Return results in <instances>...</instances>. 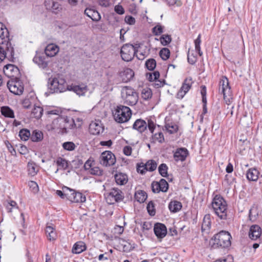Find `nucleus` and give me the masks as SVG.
Returning a JSON list of instances; mask_svg holds the SVG:
<instances>
[{
	"instance_id": "f257e3e1",
	"label": "nucleus",
	"mask_w": 262,
	"mask_h": 262,
	"mask_svg": "<svg viewBox=\"0 0 262 262\" xmlns=\"http://www.w3.org/2000/svg\"><path fill=\"white\" fill-rule=\"evenodd\" d=\"M231 236L230 234L226 231L222 230L215 234L210 242L212 249L221 248L225 249L230 246Z\"/></svg>"
},
{
	"instance_id": "f03ea898",
	"label": "nucleus",
	"mask_w": 262,
	"mask_h": 262,
	"mask_svg": "<svg viewBox=\"0 0 262 262\" xmlns=\"http://www.w3.org/2000/svg\"><path fill=\"white\" fill-rule=\"evenodd\" d=\"M10 40L8 29L3 23L0 22V45L5 46L8 53H10L9 55L10 61L14 62L16 59L14 49Z\"/></svg>"
},
{
	"instance_id": "7ed1b4c3",
	"label": "nucleus",
	"mask_w": 262,
	"mask_h": 262,
	"mask_svg": "<svg viewBox=\"0 0 262 262\" xmlns=\"http://www.w3.org/2000/svg\"><path fill=\"white\" fill-rule=\"evenodd\" d=\"M212 208L216 215L221 220H226L227 216V205L224 198L220 195H216L212 202Z\"/></svg>"
},
{
	"instance_id": "20e7f679",
	"label": "nucleus",
	"mask_w": 262,
	"mask_h": 262,
	"mask_svg": "<svg viewBox=\"0 0 262 262\" xmlns=\"http://www.w3.org/2000/svg\"><path fill=\"white\" fill-rule=\"evenodd\" d=\"M48 88L49 93H62L68 90L66 80L59 77L49 78Z\"/></svg>"
},
{
	"instance_id": "39448f33",
	"label": "nucleus",
	"mask_w": 262,
	"mask_h": 262,
	"mask_svg": "<svg viewBox=\"0 0 262 262\" xmlns=\"http://www.w3.org/2000/svg\"><path fill=\"white\" fill-rule=\"evenodd\" d=\"M132 115L130 109L125 106L119 105L113 113L114 118L115 121L118 123H122L127 122Z\"/></svg>"
},
{
	"instance_id": "423d86ee",
	"label": "nucleus",
	"mask_w": 262,
	"mask_h": 262,
	"mask_svg": "<svg viewBox=\"0 0 262 262\" xmlns=\"http://www.w3.org/2000/svg\"><path fill=\"white\" fill-rule=\"evenodd\" d=\"M121 95L124 103L129 105H134L138 100V94L133 88L124 87L121 91Z\"/></svg>"
},
{
	"instance_id": "0eeeda50",
	"label": "nucleus",
	"mask_w": 262,
	"mask_h": 262,
	"mask_svg": "<svg viewBox=\"0 0 262 262\" xmlns=\"http://www.w3.org/2000/svg\"><path fill=\"white\" fill-rule=\"evenodd\" d=\"M219 91L223 94L224 99L227 105H229L232 100L231 91L229 85L228 79L226 77H223L220 81Z\"/></svg>"
},
{
	"instance_id": "6e6552de",
	"label": "nucleus",
	"mask_w": 262,
	"mask_h": 262,
	"mask_svg": "<svg viewBox=\"0 0 262 262\" xmlns=\"http://www.w3.org/2000/svg\"><path fill=\"white\" fill-rule=\"evenodd\" d=\"M136 53V49L133 45L125 44L123 45L120 51L121 56L124 61H131Z\"/></svg>"
},
{
	"instance_id": "1a4fd4ad",
	"label": "nucleus",
	"mask_w": 262,
	"mask_h": 262,
	"mask_svg": "<svg viewBox=\"0 0 262 262\" xmlns=\"http://www.w3.org/2000/svg\"><path fill=\"white\" fill-rule=\"evenodd\" d=\"M124 198L122 191L118 188H113L106 196V201L108 204L122 201Z\"/></svg>"
},
{
	"instance_id": "9d476101",
	"label": "nucleus",
	"mask_w": 262,
	"mask_h": 262,
	"mask_svg": "<svg viewBox=\"0 0 262 262\" xmlns=\"http://www.w3.org/2000/svg\"><path fill=\"white\" fill-rule=\"evenodd\" d=\"M67 199L72 202L82 203L86 201V198L81 193L76 192L74 189L69 188L67 190Z\"/></svg>"
},
{
	"instance_id": "9b49d317",
	"label": "nucleus",
	"mask_w": 262,
	"mask_h": 262,
	"mask_svg": "<svg viewBox=\"0 0 262 262\" xmlns=\"http://www.w3.org/2000/svg\"><path fill=\"white\" fill-rule=\"evenodd\" d=\"M101 164L105 166L113 165L116 162L115 155L110 151L103 152L100 157Z\"/></svg>"
},
{
	"instance_id": "f8f14e48",
	"label": "nucleus",
	"mask_w": 262,
	"mask_h": 262,
	"mask_svg": "<svg viewBox=\"0 0 262 262\" xmlns=\"http://www.w3.org/2000/svg\"><path fill=\"white\" fill-rule=\"evenodd\" d=\"M192 83L193 81L191 77L186 78L184 80L182 86L177 93V97L180 99H182L190 89Z\"/></svg>"
},
{
	"instance_id": "ddd939ff",
	"label": "nucleus",
	"mask_w": 262,
	"mask_h": 262,
	"mask_svg": "<svg viewBox=\"0 0 262 262\" xmlns=\"http://www.w3.org/2000/svg\"><path fill=\"white\" fill-rule=\"evenodd\" d=\"M7 86L9 91L15 95H21L24 91V86L18 81H9Z\"/></svg>"
},
{
	"instance_id": "4468645a",
	"label": "nucleus",
	"mask_w": 262,
	"mask_h": 262,
	"mask_svg": "<svg viewBox=\"0 0 262 262\" xmlns=\"http://www.w3.org/2000/svg\"><path fill=\"white\" fill-rule=\"evenodd\" d=\"M4 72L8 77L18 78L20 75V72L18 68L12 64H8L4 67Z\"/></svg>"
},
{
	"instance_id": "2eb2a0df",
	"label": "nucleus",
	"mask_w": 262,
	"mask_h": 262,
	"mask_svg": "<svg viewBox=\"0 0 262 262\" xmlns=\"http://www.w3.org/2000/svg\"><path fill=\"white\" fill-rule=\"evenodd\" d=\"M68 90L75 92L79 96H84L89 89L86 84L81 83L79 85L72 84L68 86Z\"/></svg>"
},
{
	"instance_id": "dca6fc26",
	"label": "nucleus",
	"mask_w": 262,
	"mask_h": 262,
	"mask_svg": "<svg viewBox=\"0 0 262 262\" xmlns=\"http://www.w3.org/2000/svg\"><path fill=\"white\" fill-rule=\"evenodd\" d=\"M103 130L104 126L99 120L92 121L89 125V132L91 134L99 135L102 133Z\"/></svg>"
},
{
	"instance_id": "f3484780",
	"label": "nucleus",
	"mask_w": 262,
	"mask_h": 262,
	"mask_svg": "<svg viewBox=\"0 0 262 262\" xmlns=\"http://www.w3.org/2000/svg\"><path fill=\"white\" fill-rule=\"evenodd\" d=\"M154 230L158 238H163L167 232L166 226L161 223H156L154 226Z\"/></svg>"
},
{
	"instance_id": "a211bd4d",
	"label": "nucleus",
	"mask_w": 262,
	"mask_h": 262,
	"mask_svg": "<svg viewBox=\"0 0 262 262\" xmlns=\"http://www.w3.org/2000/svg\"><path fill=\"white\" fill-rule=\"evenodd\" d=\"M33 60L40 68L42 69L47 68L48 66V62L46 60V57L43 54H36Z\"/></svg>"
},
{
	"instance_id": "6ab92c4d",
	"label": "nucleus",
	"mask_w": 262,
	"mask_h": 262,
	"mask_svg": "<svg viewBox=\"0 0 262 262\" xmlns=\"http://www.w3.org/2000/svg\"><path fill=\"white\" fill-rule=\"evenodd\" d=\"M261 235V229L257 225L251 226L249 232V236L252 240H256Z\"/></svg>"
},
{
	"instance_id": "aec40b11",
	"label": "nucleus",
	"mask_w": 262,
	"mask_h": 262,
	"mask_svg": "<svg viewBox=\"0 0 262 262\" xmlns=\"http://www.w3.org/2000/svg\"><path fill=\"white\" fill-rule=\"evenodd\" d=\"M188 155V151L185 148H180L177 149L174 154V159L176 161H184Z\"/></svg>"
},
{
	"instance_id": "412c9836",
	"label": "nucleus",
	"mask_w": 262,
	"mask_h": 262,
	"mask_svg": "<svg viewBox=\"0 0 262 262\" xmlns=\"http://www.w3.org/2000/svg\"><path fill=\"white\" fill-rule=\"evenodd\" d=\"M59 50L58 46L54 43H50L46 47L45 52L47 56L53 57L58 53Z\"/></svg>"
},
{
	"instance_id": "4be33fe9",
	"label": "nucleus",
	"mask_w": 262,
	"mask_h": 262,
	"mask_svg": "<svg viewBox=\"0 0 262 262\" xmlns=\"http://www.w3.org/2000/svg\"><path fill=\"white\" fill-rule=\"evenodd\" d=\"M133 128L141 133L146 129L147 123L143 120L137 119L133 124Z\"/></svg>"
},
{
	"instance_id": "5701e85b",
	"label": "nucleus",
	"mask_w": 262,
	"mask_h": 262,
	"mask_svg": "<svg viewBox=\"0 0 262 262\" xmlns=\"http://www.w3.org/2000/svg\"><path fill=\"white\" fill-rule=\"evenodd\" d=\"M211 227V220L209 214L204 216L202 224V231L205 233H208Z\"/></svg>"
},
{
	"instance_id": "b1692460",
	"label": "nucleus",
	"mask_w": 262,
	"mask_h": 262,
	"mask_svg": "<svg viewBox=\"0 0 262 262\" xmlns=\"http://www.w3.org/2000/svg\"><path fill=\"white\" fill-rule=\"evenodd\" d=\"M86 249L85 244L82 241L76 243L72 248V251L75 254H80Z\"/></svg>"
},
{
	"instance_id": "393cba45",
	"label": "nucleus",
	"mask_w": 262,
	"mask_h": 262,
	"mask_svg": "<svg viewBox=\"0 0 262 262\" xmlns=\"http://www.w3.org/2000/svg\"><path fill=\"white\" fill-rule=\"evenodd\" d=\"M134 76V71L129 68L125 69L123 72L121 73V77H122V80L124 82H127L130 81Z\"/></svg>"
},
{
	"instance_id": "a878e982",
	"label": "nucleus",
	"mask_w": 262,
	"mask_h": 262,
	"mask_svg": "<svg viewBox=\"0 0 262 262\" xmlns=\"http://www.w3.org/2000/svg\"><path fill=\"white\" fill-rule=\"evenodd\" d=\"M259 174L257 169L252 168L249 169L246 173L247 178L249 181H256Z\"/></svg>"
},
{
	"instance_id": "bb28decb",
	"label": "nucleus",
	"mask_w": 262,
	"mask_h": 262,
	"mask_svg": "<svg viewBox=\"0 0 262 262\" xmlns=\"http://www.w3.org/2000/svg\"><path fill=\"white\" fill-rule=\"evenodd\" d=\"M115 179L117 184L123 185L128 181L127 176L123 173H118L115 175Z\"/></svg>"
},
{
	"instance_id": "cd10ccee",
	"label": "nucleus",
	"mask_w": 262,
	"mask_h": 262,
	"mask_svg": "<svg viewBox=\"0 0 262 262\" xmlns=\"http://www.w3.org/2000/svg\"><path fill=\"white\" fill-rule=\"evenodd\" d=\"M65 119L66 120L64 125L65 130H62V134H67L70 129L76 127V124L73 119L66 117Z\"/></svg>"
},
{
	"instance_id": "c85d7f7f",
	"label": "nucleus",
	"mask_w": 262,
	"mask_h": 262,
	"mask_svg": "<svg viewBox=\"0 0 262 262\" xmlns=\"http://www.w3.org/2000/svg\"><path fill=\"white\" fill-rule=\"evenodd\" d=\"M1 112L5 117L14 118L15 117L13 111L9 106H2L1 108Z\"/></svg>"
},
{
	"instance_id": "c756f323",
	"label": "nucleus",
	"mask_w": 262,
	"mask_h": 262,
	"mask_svg": "<svg viewBox=\"0 0 262 262\" xmlns=\"http://www.w3.org/2000/svg\"><path fill=\"white\" fill-rule=\"evenodd\" d=\"M27 167L28 173L31 176H35L38 171V167L34 162H28Z\"/></svg>"
},
{
	"instance_id": "7c9ffc66",
	"label": "nucleus",
	"mask_w": 262,
	"mask_h": 262,
	"mask_svg": "<svg viewBox=\"0 0 262 262\" xmlns=\"http://www.w3.org/2000/svg\"><path fill=\"white\" fill-rule=\"evenodd\" d=\"M46 233L49 241H52L55 240L56 233L53 227L47 226L46 229Z\"/></svg>"
},
{
	"instance_id": "2f4dec72",
	"label": "nucleus",
	"mask_w": 262,
	"mask_h": 262,
	"mask_svg": "<svg viewBox=\"0 0 262 262\" xmlns=\"http://www.w3.org/2000/svg\"><path fill=\"white\" fill-rule=\"evenodd\" d=\"M182 206L180 202L174 201H171L168 205V208L170 211L177 212L181 210Z\"/></svg>"
},
{
	"instance_id": "473e14b6",
	"label": "nucleus",
	"mask_w": 262,
	"mask_h": 262,
	"mask_svg": "<svg viewBox=\"0 0 262 262\" xmlns=\"http://www.w3.org/2000/svg\"><path fill=\"white\" fill-rule=\"evenodd\" d=\"M151 140L153 142H159L160 143H162L164 142V135L162 132H158L157 133L152 134Z\"/></svg>"
},
{
	"instance_id": "72a5a7b5",
	"label": "nucleus",
	"mask_w": 262,
	"mask_h": 262,
	"mask_svg": "<svg viewBox=\"0 0 262 262\" xmlns=\"http://www.w3.org/2000/svg\"><path fill=\"white\" fill-rule=\"evenodd\" d=\"M36 98L35 96H30L26 97L22 102L23 106L25 108H29L32 105L35 104V101Z\"/></svg>"
},
{
	"instance_id": "f704fd0d",
	"label": "nucleus",
	"mask_w": 262,
	"mask_h": 262,
	"mask_svg": "<svg viewBox=\"0 0 262 262\" xmlns=\"http://www.w3.org/2000/svg\"><path fill=\"white\" fill-rule=\"evenodd\" d=\"M43 139V133L40 130H34L31 134V139L33 142H39Z\"/></svg>"
},
{
	"instance_id": "c9c22d12",
	"label": "nucleus",
	"mask_w": 262,
	"mask_h": 262,
	"mask_svg": "<svg viewBox=\"0 0 262 262\" xmlns=\"http://www.w3.org/2000/svg\"><path fill=\"white\" fill-rule=\"evenodd\" d=\"M65 117H58L56 119H54L53 121V124H55L57 125V123L59 124V132H60L62 134V130H65V123H66Z\"/></svg>"
},
{
	"instance_id": "e433bc0d",
	"label": "nucleus",
	"mask_w": 262,
	"mask_h": 262,
	"mask_svg": "<svg viewBox=\"0 0 262 262\" xmlns=\"http://www.w3.org/2000/svg\"><path fill=\"white\" fill-rule=\"evenodd\" d=\"M43 111V108L41 107L34 104V108L32 111V115L34 118L39 119L42 116Z\"/></svg>"
},
{
	"instance_id": "4c0bfd02",
	"label": "nucleus",
	"mask_w": 262,
	"mask_h": 262,
	"mask_svg": "<svg viewBox=\"0 0 262 262\" xmlns=\"http://www.w3.org/2000/svg\"><path fill=\"white\" fill-rule=\"evenodd\" d=\"M135 198L138 202L143 203L146 200L147 195L144 191L139 190L135 193Z\"/></svg>"
},
{
	"instance_id": "58836bf2",
	"label": "nucleus",
	"mask_w": 262,
	"mask_h": 262,
	"mask_svg": "<svg viewBox=\"0 0 262 262\" xmlns=\"http://www.w3.org/2000/svg\"><path fill=\"white\" fill-rule=\"evenodd\" d=\"M145 167H146V170L149 171H154L157 167V163L152 160H148L146 163H144Z\"/></svg>"
},
{
	"instance_id": "ea45409f",
	"label": "nucleus",
	"mask_w": 262,
	"mask_h": 262,
	"mask_svg": "<svg viewBox=\"0 0 262 262\" xmlns=\"http://www.w3.org/2000/svg\"><path fill=\"white\" fill-rule=\"evenodd\" d=\"M10 53H8L6 50L5 46L0 45V63H1L5 58H8L10 61L9 58Z\"/></svg>"
},
{
	"instance_id": "a19ab883",
	"label": "nucleus",
	"mask_w": 262,
	"mask_h": 262,
	"mask_svg": "<svg viewBox=\"0 0 262 262\" xmlns=\"http://www.w3.org/2000/svg\"><path fill=\"white\" fill-rule=\"evenodd\" d=\"M19 136L21 140L27 141L29 137L31 138V134L29 130L27 129H22L19 132Z\"/></svg>"
},
{
	"instance_id": "79ce46f5",
	"label": "nucleus",
	"mask_w": 262,
	"mask_h": 262,
	"mask_svg": "<svg viewBox=\"0 0 262 262\" xmlns=\"http://www.w3.org/2000/svg\"><path fill=\"white\" fill-rule=\"evenodd\" d=\"M146 68L149 71H153L156 67V61L153 58L148 59L145 62Z\"/></svg>"
},
{
	"instance_id": "37998d69",
	"label": "nucleus",
	"mask_w": 262,
	"mask_h": 262,
	"mask_svg": "<svg viewBox=\"0 0 262 262\" xmlns=\"http://www.w3.org/2000/svg\"><path fill=\"white\" fill-rule=\"evenodd\" d=\"M142 98L144 100H148L152 96L151 90L148 88L143 89L141 92Z\"/></svg>"
},
{
	"instance_id": "c03bdc74",
	"label": "nucleus",
	"mask_w": 262,
	"mask_h": 262,
	"mask_svg": "<svg viewBox=\"0 0 262 262\" xmlns=\"http://www.w3.org/2000/svg\"><path fill=\"white\" fill-rule=\"evenodd\" d=\"M167 170L168 167L165 163H162L158 167V171L161 176L163 177H167Z\"/></svg>"
},
{
	"instance_id": "a18cd8bd",
	"label": "nucleus",
	"mask_w": 262,
	"mask_h": 262,
	"mask_svg": "<svg viewBox=\"0 0 262 262\" xmlns=\"http://www.w3.org/2000/svg\"><path fill=\"white\" fill-rule=\"evenodd\" d=\"M84 14L86 16H94L97 14L98 16H101L100 13L94 8H88L84 11Z\"/></svg>"
},
{
	"instance_id": "49530a36",
	"label": "nucleus",
	"mask_w": 262,
	"mask_h": 262,
	"mask_svg": "<svg viewBox=\"0 0 262 262\" xmlns=\"http://www.w3.org/2000/svg\"><path fill=\"white\" fill-rule=\"evenodd\" d=\"M159 55L163 60H166L169 57L170 51L168 48H163L160 50Z\"/></svg>"
},
{
	"instance_id": "de8ad7c7",
	"label": "nucleus",
	"mask_w": 262,
	"mask_h": 262,
	"mask_svg": "<svg viewBox=\"0 0 262 262\" xmlns=\"http://www.w3.org/2000/svg\"><path fill=\"white\" fill-rule=\"evenodd\" d=\"M160 41L162 45L166 46L171 41V37L168 34H163L160 37Z\"/></svg>"
},
{
	"instance_id": "09e8293b",
	"label": "nucleus",
	"mask_w": 262,
	"mask_h": 262,
	"mask_svg": "<svg viewBox=\"0 0 262 262\" xmlns=\"http://www.w3.org/2000/svg\"><path fill=\"white\" fill-rule=\"evenodd\" d=\"M62 147L66 150L72 151L75 149L76 145L73 142H66L62 144Z\"/></svg>"
},
{
	"instance_id": "8fccbe9b",
	"label": "nucleus",
	"mask_w": 262,
	"mask_h": 262,
	"mask_svg": "<svg viewBox=\"0 0 262 262\" xmlns=\"http://www.w3.org/2000/svg\"><path fill=\"white\" fill-rule=\"evenodd\" d=\"M158 182L159 184H160L161 191L164 192H166L168 189V184L167 181L164 179H161L160 181Z\"/></svg>"
},
{
	"instance_id": "3c124183",
	"label": "nucleus",
	"mask_w": 262,
	"mask_h": 262,
	"mask_svg": "<svg viewBox=\"0 0 262 262\" xmlns=\"http://www.w3.org/2000/svg\"><path fill=\"white\" fill-rule=\"evenodd\" d=\"M160 76V73L158 71H155L154 73H147V78L150 81H152L157 80Z\"/></svg>"
},
{
	"instance_id": "603ef678",
	"label": "nucleus",
	"mask_w": 262,
	"mask_h": 262,
	"mask_svg": "<svg viewBox=\"0 0 262 262\" xmlns=\"http://www.w3.org/2000/svg\"><path fill=\"white\" fill-rule=\"evenodd\" d=\"M165 128L170 134L176 133L178 130V126L176 124H167L165 125Z\"/></svg>"
},
{
	"instance_id": "864d4df0",
	"label": "nucleus",
	"mask_w": 262,
	"mask_h": 262,
	"mask_svg": "<svg viewBox=\"0 0 262 262\" xmlns=\"http://www.w3.org/2000/svg\"><path fill=\"white\" fill-rule=\"evenodd\" d=\"M147 210L149 214L151 216H154L156 214V209L154 203L150 201L147 205Z\"/></svg>"
},
{
	"instance_id": "5fc2aeb1",
	"label": "nucleus",
	"mask_w": 262,
	"mask_h": 262,
	"mask_svg": "<svg viewBox=\"0 0 262 262\" xmlns=\"http://www.w3.org/2000/svg\"><path fill=\"white\" fill-rule=\"evenodd\" d=\"M201 34H199L197 38L194 40V44H195V49L196 52H198L200 56H202L203 54L202 52L201 51V47H200V44H201Z\"/></svg>"
},
{
	"instance_id": "6e6d98bb",
	"label": "nucleus",
	"mask_w": 262,
	"mask_h": 262,
	"mask_svg": "<svg viewBox=\"0 0 262 262\" xmlns=\"http://www.w3.org/2000/svg\"><path fill=\"white\" fill-rule=\"evenodd\" d=\"M120 243L123 246V250L125 251H130L133 248V246L130 242L126 241L124 239H121Z\"/></svg>"
},
{
	"instance_id": "4d7b16f0",
	"label": "nucleus",
	"mask_w": 262,
	"mask_h": 262,
	"mask_svg": "<svg viewBox=\"0 0 262 262\" xmlns=\"http://www.w3.org/2000/svg\"><path fill=\"white\" fill-rule=\"evenodd\" d=\"M56 163L58 166L61 167L63 169H67L68 167V163L67 160L61 158H58Z\"/></svg>"
},
{
	"instance_id": "13d9d810",
	"label": "nucleus",
	"mask_w": 262,
	"mask_h": 262,
	"mask_svg": "<svg viewBox=\"0 0 262 262\" xmlns=\"http://www.w3.org/2000/svg\"><path fill=\"white\" fill-rule=\"evenodd\" d=\"M67 190H69V188L64 186L62 188V190H57L56 192L57 195L59 196L61 199H67Z\"/></svg>"
},
{
	"instance_id": "bf43d9fd",
	"label": "nucleus",
	"mask_w": 262,
	"mask_h": 262,
	"mask_svg": "<svg viewBox=\"0 0 262 262\" xmlns=\"http://www.w3.org/2000/svg\"><path fill=\"white\" fill-rule=\"evenodd\" d=\"M89 172L91 174L95 176H101L103 173V171L98 167H92Z\"/></svg>"
},
{
	"instance_id": "052dcab7",
	"label": "nucleus",
	"mask_w": 262,
	"mask_h": 262,
	"mask_svg": "<svg viewBox=\"0 0 262 262\" xmlns=\"http://www.w3.org/2000/svg\"><path fill=\"white\" fill-rule=\"evenodd\" d=\"M146 167H145L144 163L141 162L140 163L137 164V170L138 173H140L142 174H145V173L147 171L146 170Z\"/></svg>"
},
{
	"instance_id": "680f3d73",
	"label": "nucleus",
	"mask_w": 262,
	"mask_h": 262,
	"mask_svg": "<svg viewBox=\"0 0 262 262\" xmlns=\"http://www.w3.org/2000/svg\"><path fill=\"white\" fill-rule=\"evenodd\" d=\"M163 32V27L157 25L152 28V32L155 35H159Z\"/></svg>"
},
{
	"instance_id": "e2e57ef3",
	"label": "nucleus",
	"mask_w": 262,
	"mask_h": 262,
	"mask_svg": "<svg viewBox=\"0 0 262 262\" xmlns=\"http://www.w3.org/2000/svg\"><path fill=\"white\" fill-rule=\"evenodd\" d=\"M156 124L154 121L151 119L147 120V127H148V129L151 134H153V132H154V130L156 128Z\"/></svg>"
},
{
	"instance_id": "0e129e2a",
	"label": "nucleus",
	"mask_w": 262,
	"mask_h": 262,
	"mask_svg": "<svg viewBox=\"0 0 262 262\" xmlns=\"http://www.w3.org/2000/svg\"><path fill=\"white\" fill-rule=\"evenodd\" d=\"M114 11L118 15H123L125 12L124 9L122 6L120 4H118L115 6Z\"/></svg>"
},
{
	"instance_id": "69168bd1",
	"label": "nucleus",
	"mask_w": 262,
	"mask_h": 262,
	"mask_svg": "<svg viewBox=\"0 0 262 262\" xmlns=\"http://www.w3.org/2000/svg\"><path fill=\"white\" fill-rule=\"evenodd\" d=\"M206 93V87L205 85H202L201 86V94L202 97L203 103H207Z\"/></svg>"
},
{
	"instance_id": "338daca9",
	"label": "nucleus",
	"mask_w": 262,
	"mask_h": 262,
	"mask_svg": "<svg viewBox=\"0 0 262 262\" xmlns=\"http://www.w3.org/2000/svg\"><path fill=\"white\" fill-rule=\"evenodd\" d=\"M152 190L154 193H159L161 191L160 184L158 182H153L151 184Z\"/></svg>"
},
{
	"instance_id": "774afa93",
	"label": "nucleus",
	"mask_w": 262,
	"mask_h": 262,
	"mask_svg": "<svg viewBox=\"0 0 262 262\" xmlns=\"http://www.w3.org/2000/svg\"><path fill=\"white\" fill-rule=\"evenodd\" d=\"M128 11L133 15H136L137 12V7L135 4L132 3L128 5Z\"/></svg>"
}]
</instances>
